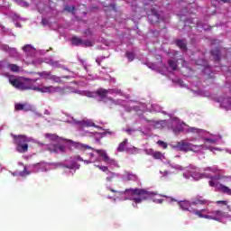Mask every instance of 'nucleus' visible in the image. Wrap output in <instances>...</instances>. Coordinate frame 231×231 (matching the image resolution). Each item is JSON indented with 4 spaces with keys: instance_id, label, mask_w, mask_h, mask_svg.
I'll use <instances>...</instances> for the list:
<instances>
[{
    "instance_id": "obj_35",
    "label": "nucleus",
    "mask_w": 231,
    "mask_h": 231,
    "mask_svg": "<svg viewBox=\"0 0 231 231\" xmlns=\"http://www.w3.org/2000/svg\"><path fill=\"white\" fill-rule=\"evenodd\" d=\"M97 167L100 171H102L103 172H106V174H107L110 171L109 168H107L106 166H97Z\"/></svg>"
},
{
    "instance_id": "obj_8",
    "label": "nucleus",
    "mask_w": 231,
    "mask_h": 231,
    "mask_svg": "<svg viewBox=\"0 0 231 231\" xmlns=\"http://www.w3.org/2000/svg\"><path fill=\"white\" fill-rule=\"evenodd\" d=\"M177 147L180 151H185V152H189V151H194L195 149H199V147H203V144H192L186 141H180L177 143Z\"/></svg>"
},
{
    "instance_id": "obj_34",
    "label": "nucleus",
    "mask_w": 231,
    "mask_h": 231,
    "mask_svg": "<svg viewBox=\"0 0 231 231\" xmlns=\"http://www.w3.org/2000/svg\"><path fill=\"white\" fill-rule=\"evenodd\" d=\"M157 145H160V147H162V148H164V149H167V143H165V142H163V141H162V140H159V141L157 142Z\"/></svg>"
},
{
    "instance_id": "obj_23",
    "label": "nucleus",
    "mask_w": 231,
    "mask_h": 231,
    "mask_svg": "<svg viewBox=\"0 0 231 231\" xmlns=\"http://www.w3.org/2000/svg\"><path fill=\"white\" fill-rule=\"evenodd\" d=\"M168 64H169L170 68H171V69H173V71H176V69H178V61L170 60L168 61Z\"/></svg>"
},
{
    "instance_id": "obj_19",
    "label": "nucleus",
    "mask_w": 231,
    "mask_h": 231,
    "mask_svg": "<svg viewBox=\"0 0 231 231\" xmlns=\"http://www.w3.org/2000/svg\"><path fill=\"white\" fill-rule=\"evenodd\" d=\"M9 82L13 86V88H15L16 89H19V87L21 86V80L19 79H13L9 78Z\"/></svg>"
},
{
    "instance_id": "obj_41",
    "label": "nucleus",
    "mask_w": 231,
    "mask_h": 231,
    "mask_svg": "<svg viewBox=\"0 0 231 231\" xmlns=\"http://www.w3.org/2000/svg\"><path fill=\"white\" fill-rule=\"evenodd\" d=\"M108 190H110V192H114V194H116V192H118L116 189H113L112 188H108Z\"/></svg>"
},
{
    "instance_id": "obj_21",
    "label": "nucleus",
    "mask_w": 231,
    "mask_h": 231,
    "mask_svg": "<svg viewBox=\"0 0 231 231\" xmlns=\"http://www.w3.org/2000/svg\"><path fill=\"white\" fill-rule=\"evenodd\" d=\"M125 145H127V139H125L122 143H119L117 152H124L125 151Z\"/></svg>"
},
{
    "instance_id": "obj_27",
    "label": "nucleus",
    "mask_w": 231,
    "mask_h": 231,
    "mask_svg": "<svg viewBox=\"0 0 231 231\" xmlns=\"http://www.w3.org/2000/svg\"><path fill=\"white\" fill-rule=\"evenodd\" d=\"M46 76L51 79V80H54V82H60V78L57 76H51L50 73H46Z\"/></svg>"
},
{
    "instance_id": "obj_40",
    "label": "nucleus",
    "mask_w": 231,
    "mask_h": 231,
    "mask_svg": "<svg viewBox=\"0 0 231 231\" xmlns=\"http://www.w3.org/2000/svg\"><path fill=\"white\" fill-rule=\"evenodd\" d=\"M42 23L43 24V25H46V24H48V20H46V19H42Z\"/></svg>"
},
{
    "instance_id": "obj_29",
    "label": "nucleus",
    "mask_w": 231,
    "mask_h": 231,
    "mask_svg": "<svg viewBox=\"0 0 231 231\" xmlns=\"http://www.w3.org/2000/svg\"><path fill=\"white\" fill-rule=\"evenodd\" d=\"M82 46H84L85 48H91V46H93V42L89 40H87V41L83 40Z\"/></svg>"
},
{
    "instance_id": "obj_16",
    "label": "nucleus",
    "mask_w": 231,
    "mask_h": 231,
    "mask_svg": "<svg viewBox=\"0 0 231 231\" xmlns=\"http://www.w3.org/2000/svg\"><path fill=\"white\" fill-rule=\"evenodd\" d=\"M195 63L197 66H201L204 69H208V61L205 59L196 60Z\"/></svg>"
},
{
    "instance_id": "obj_17",
    "label": "nucleus",
    "mask_w": 231,
    "mask_h": 231,
    "mask_svg": "<svg viewBox=\"0 0 231 231\" xmlns=\"http://www.w3.org/2000/svg\"><path fill=\"white\" fill-rule=\"evenodd\" d=\"M218 190L220 192H223V194H227V196H231V189L223 184L218 185Z\"/></svg>"
},
{
    "instance_id": "obj_12",
    "label": "nucleus",
    "mask_w": 231,
    "mask_h": 231,
    "mask_svg": "<svg viewBox=\"0 0 231 231\" xmlns=\"http://www.w3.org/2000/svg\"><path fill=\"white\" fill-rule=\"evenodd\" d=\"M15 110L16 111H32V106L28 104H21L18 103L15 105Z\"/></svg>"
},
{
    "instance_id": "obj_5",
    "label": "nucleus",
    "mask_w": 231,
    "mask_h": 231,
    "mask_svg": "<svg viewBox=\"0 0 231 231\" xmlns=\"http://www.w3.org/2000/svg\"><path fill=\"white\" fill-rule=\"evenodd\" d=\"M13 138L14 140V145H16L17 152H28V143H30V139L26 137V135H13Z\"/></svg>"
},
{
    "instance_id": "obj_32",
    "label": "nucleus",
    "mask_w": 231,
    "mask_h": 231,
    "mask_svg": "<svg viewBox=\"0 0 231 231\" xmlns=\"http://www.w3.org/2000/svg\"><path fill=\"white\" fill-rule=\"evenodd\" d=\"M64 10H65L66 12H69V13L73 14V12H74V10H75V6L66 5L65 8H64Z\"/></svg>"
},
{
    "instance_id": "obj_30",
    "label": "nucleus",
    "mask_w": 231,
    "mask_h": 231,
    "mask_svg": "<svg viewBox=\"0 0 231 231\" xmlns=\"http://www.w3.org/2000/svg\"><path fill=\"white\" fill-rule=\"evenodd\" d=\"M19 174L22 178H25V176H29L30 171H28V170H26V167H24L23 171H20Z\"/></svg>"
},
{
    "instance_id": "obj_15",
    "label": "nucleus",
    "mask_w": 231,
    "mask_h": 231,
    "mask_svg": "<svg viewBox=\"0 0 231 231\" xmlns=\"http://www.w3.org/2000/svg\"><path fill=\"white\" fill-rule=\"evenodd\" d=\"M185 129L183 128V125L181 124H175L172 126V132L176 135L180 134V133H183Z\"/></svg>"
},
{
    "instance_id": "obj_9",
    "label": "nucleus",
    "mask_w": 231,
    "mask_h": 231,
    "mask_svg": "<svg viewBox=\"0 0 231 231\" xmlns=\"http://www.w3.org/2000/svg\"><path fill=\"white\" fill-rule=\"evenodd\" d=\"M113 93H116L115 89H106V88H98L96 91V95L104 100V98H107V95H113Z\"/></svg>"
},
{
    "instance_id": "obj_6",
    "label": "nucleus",
    "mask_w": 231,
    "mask_h": 231,
    "mask_svg": "<svg viewBox=\"0 0 231 231\" xmlns=\"http://www.w3.org/2000/svg\"><path fill=\"white\" fill-rule=\"evenodd\" d=\"M181 210H185L187 212H189L190 214H194V216H197V217H199L200 214H201V209H198L194 208V204L192 203V201H180L179 203Z\"/></svg>"
},
{
    "instance_id": "obj_20",
    "label": "nucleus",
    "mask_w": 231,
    "mask_h": 231,
    "mask_svg": "<svg viewBox=\"0 0 231 231\" xmlns=\"http://www.w3.org/2000/svg\"><path fill=\"white\" fill-rule=\"evenodd\" d=\"M83 40L81 38H79L77 36L72 37L71 39V44L72 46H82Z\"/></svg>"
},
{
    "instance_id": "obj_1",
    "label": "nucleus",
    "mask_w": 231,
    "mask_h": 231,
    "mask_svg": "<svg viewBox=\"0 0 231 231\" xmlns=\"http://www.w3.org/2000/svg\"><path fill=\"white\" fill-rule=\"evenodd\" d=\"M64 142H67V143H70L72 147H75V149H79V151H88V149L90 151H95L103 159V162H105V163H115V160L109 158L107 152H106V151L104 150H95L93 147L88 144L75 142L71 139H64Z\"/></svg>"
},
{
    "instance_id": "obj_18",
    "label": "nucleus",
    "mask_w": 231,
    "mask_h": 231,
    "mask_svg": "<svg viewBox=\"0 0 231 231\" xmlns=\"http://www.w3.org/2000/svg\"><path fill=\"white\" fill-rule=\"evenodd\" d=\"M7 68L10 69V71H12L13 73H19V71H21V67H19V65L17 64H12V63H8L7 64Z\"/></svg>"
},
{
    "instance_id": "obj_26",
    "label": "nucleus",
    "mask_w": 231,
    "mask_h": 231,
    "mask_svg": "<svg viewBox=\"0 0 231 231\" xmlns=\"http://www.w3.org/2000/svg\"><path fill=\"white\" fill-rule=\"evenodd\" d=\"M23 51H25V53H29L30 51H33V46L31 44L24 45L23 47Z\"/></svg>"
},
{
    "instance_id": "obj_38",
    "label": "nucleus",
    "mask_w": 231,
    "mask_h": 231,
    "mask_svg": "<svg viewBox=\"0 0 231 231\" xmlns=\"http://www.w3.org/2000/svg\"><path fill=\"white\" fill-rule=\"evenodd\" d=\"M153 201H154V203H159V204L163 203V199H155Z\"/></svg>"
},
{
    "instance_id": "obj_22",
    "label": "nucleus",
    "mask_w": 231,
    "mask_h": 231,
    "mask_svg": "<svg viewBox=\"0 0 231 231\" xmlns=\"http://www.w3.org/2000/svg\"><path fill=\"white\" fill-rule=\"evenodd\" d=\"M115 178H118V174H116L111 171L106 173V181H113V180H115Z\"/></svg>"
},
{
    "instance_id": "obj_31",
    "label": "nucleus",
    "mask_w": 231,
    "mask_h": 231,
    "mask_svg": "<svg viewBox=\"0 0 231 231\" xmlns=\"http://www.w3.org/2000/svg\"><path fill=\"white\" fill-rule=\"evenodd\" d=\"M219 185H220L219 182H217L214 180H209V186L210 187H217V189H219Z\"/></svg>"
},
{
    "instance_id": "obj_24",
    "label": "nucleus",
    "mask_w": 231,
    "mask_h": 231,
    "mask_svg": "<svg viewBox=\"0 0 231 231\" xmlns=\"http://www.w3.org/2000/svg\"><path fill=\"white\" fill-rule=\"evenodd\" d=\"M152 158H154V160H162L163 154L162 153V152H152Z\"/></svg>"
},
{
    "instance_id": "obj_3",
    "label": "nucleus",
    "mask_w": 231,
    "mask_h": 231,
    "mask_svg": "<svg viewBox=\"0 0 231 231\" xmlns=\"http://www.w3.org/2000/svg\"><path fill=\"white\" fill-rule=\"evenodd\" d=\"M150 5V10L146 12L148 21L151 24H160V23H165V18L162 14L158 12L156 7L154 6V2L150 0L147 4Z\"/></svg>"
},
{
    "instance_id": "obj_36",
    "label": "nucleus",
    "mask_w": 231,
    "mask_h": 231,
    "mask_svg": "<svg viewBox=\"0 0 231 231\" xmlns=\"http://www.w3.org/2000/svg\"><path fill=\"white\" fill-rule=\"evenodd\" d=\"M216 203L217 205H225V206L228 205V201L226 200H217Z\"/></svg>"
},
{
    "instance_id": "obj_45",
    "label": "nucleus",
    "mask_w": 231,
    "mask_h": 231,
    "mask_svg": "<svg viewBox=\"0 0 231 231\" xmlns=\"http://www.w3.org/2000/svg\"><path fill=\"white\" fill-rule=\"evenodd\" d=\"M227 208L230 210V206H227Z\"/></svg>"
},
{
    "instance_id": "obj_13",
    "label": "nucleus",
    "mask_w": 231,
    "mask_h": 231,
    "mask_svg": "<svg viewBox=\"0 0 231 231\" xmlns=\"http://www.w3.org/2000/svg\"><path fill=\"white\" fill-rule=\"evenodd\" d=\"M175 44L182 50V51H187V41L185 40H175Z\"/></svg>"
},
{
    "instance_id": "obj_43",
    "label": "nucleus",
    "mask_w": 231,
    "mask_h": 231,
    "mask_svg": "<svg viewBox=\"0 0 231 231\" xmlns=\"http://www.w3.org/2000/svg\"><path fill=\"white\" fill-rule=\"evenodd\" d=\"M213 180H221V178L220 177H215V178H213Z\"/></svg>"
},
{
    "instance_id": "obj_28",
    "label": "nucleus",
    "mask_w": 231,
    "mask_h": 231,
    "mask_svg": "<svg viewBox=\"0 0 231 231\" xmlns=\"http://www.w3.org/2000/svg\"><path fill=\"white\" fill-rule=\"evenodd\" d=\"M74 160H77L78 162H84L87 163L88 165H89V163H91L90 161L82 159V157H80V155H76V156H74Z\"/></svg>"
},
{
    "instance_id": "obj_39",
    "label": "nucleus",
    "mask_w": 231,
    "mask_h": 231,
    "mask_svg": "<svg viewBox=\"0 0 231 231\" xmlns=\"http://www.w3.org/2000/svg\"><path fill=\"white\" fill-rule=\"evenodd\" d=\"M133 131H134L133 128H127L125 130V132L127 133V134H132Z\"/></svg>"
},
{
    "instance_id": "obj_2",
    "label": "nucleus",
    "mask_w": 231,
    "mask_h": 231,
    "mask_svg": "<svg viewBox=\"0 0 231 231\" xmlns=\"http://www.w3.org/2000/svg\"><path fill=\"white\" fill-rule=\"evenodd\" d=\"M125 192H130L133 197V201H134L135 205L133 204L134 207H138V203H142V201H145V199H149L152 193L147 191V189H125Z\"/></svg>"
},
{
    "instance_id": "obj_33",
    "label": "nucleus",
    "mask_w": 231,
    "mask_h": 231,
    "mask_svg": "<svg viewBox=\"0 0 231 231\" xmlns=\"http://www.w3.org/2000/svg\"><path fill=\"white\" fill-rule=\"evenodd\" d=\"M186 133H199V130L196 127H188Z\"/></svg>"
},
{
    "instance_id": "obj_44",
    "label": "nucleus",
    "mask_w": 231,
    "mask_h": 231,
    "mask_svg": "<svg viewBox=\"0 0 231 231\" xmlns=\"http://www.w3.org/2000/svg\"><path fill=\"white\" fill-rule=\"evenodd\" d=\"M87 125H88V126H91V125H89V124H87Z\"/></svg>"
},
{
    "instance_id": "obj_14",
    "label": "nucleus",
    "mask_w": 231,
    "mask_h": 231,
    "mask_svg": "<svg viewBox=\"0 0 231 231\" xmlns=\"http://www.w3.org/2000/svg\"><path fill=\"white\" fill-rule=\"evenodd\" d=\"M211 55L214 58V60H217V62L221 60V51L219 50V48H216L212 50Z\"/></svg>"
},
{
    "instance_id": "obj_7",
    "label": "nucleus",
    "mask_w": 231,
    "mask_h": 231,
    "mask_svg": "<svg viewBox=\"0 0 231 231\" xmlns=\"http://www.w3.org/2000/svg\"><path fill=\"white\" fill-rule=\"evenodd\" d=\"M18 89H21V91H26L28 89H33L34 91H41L42 93H51L53 91V87H43V88H32L25 83L22 82L20 83V87H18Z\"/></svg>"
},
{
    "instance_id": "obj_42",
    "label": "nucleus",
    "mask_w": 231,
    "mask_h": 231,
    "mask_svg": "<svg viewBox=\"0 0 231 231\" xmlns=\"http://www.w3.org/2000/svg\"><path fill=\"white\" fill-rule=\"evenodd\" d=\"M227 102H229L228 106H231V97L227 98Z\"/></svg>"
},
{
    "instance_id": "obj_25",
    "label": "nucleus",
    "mask_w": 231,
    "mask_h": 231,
    "mask_svg": "<svg viewBox=\"0 0 231 231\" xmlns=\"http://www.w3.org/2000/svg\"><path fill=\"white\" fill-rule=\"evenodd\" d=\"M125 57L128 59L129 62H133V60H134V52L126 51Z\"/></svg>"
},
{
    "instance_id": "obj_4",
    "label": "nucleus",
    "mask_w": 231,
    "mask_h": 231,
    "mask_svg": "<svg viewBox=\"0 0 231 231\" xmlns=\"http://www.w3.org/2000/svg\"><path fill=\"white\" fill-rule=\"evenodd\" d=\"M225 217V212L222 210H215L211 211L208 209V208L200 209V219H211L213 221H221Z\"/></svg>"
},
{
    "instance_id": "obj_11",
    "label": "nucleus",
    "mask_w": 231,
    "mask_h": 231,
    "mask_svg": "<svg viewBox=\"0 0 231 231\" xmlns=\"http://www.w3.org/2000/svg\"><path fill=\"white\" fill-rule=\"evenodd\" d=\"M191 204H193V207H196V205H208V200L203 199V197H197L191 200Z\"/></svg>"
},
{
    "instance_id": "obj_10",
    "label": "nucleus",
    "mask_w": 231,
    "mask_h": 231,
    "mask_svg": "<svg viewBox=\"0 0 231 231\" xmlns=\"http://www.w3.org/2000/svg\"><path fill=\"white\" fill-rule=\"evenodd\" d=\"M49 152H65L66 148L62 144H49L46 148Z\"/></svg>"
},
{
    "instance_id": "obj_37",
    "label": "nucleus",
    "mask_w": 231,
    "mask_h": 231,
    "mask_svg": "<svg viewBox=\"0 0 231 231\" xmlns=\"http://www.w3.org/2000/svg\"><path fill=\"white\" fill-rule=\"evenodd\" d=\"M205 142L208 143H216V140L212 138H205Z\"/></svg>"
}]
</instances>
